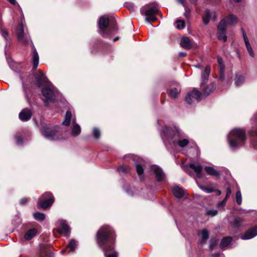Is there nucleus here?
I'll return each instance as SVG.
<instances>
[{
  "label": "nucleus",
  "mask_w": 257,
  "mask_h": 257,
  "mask_svg": "<svg viewBox=\"0 0 257 257\" xmlns=\"http://www.w3.org/2000/svg\"><path fill=\"white\" fill-rule=\"evenodd\" d=\"M143 160L142 159H140V162L139 163L135 162L137 172L140 177H141L144 174V168L141 164Z\"/></svg>",
  "instance_id": "obj_25"
},
{
  "label": "nucleus",
  "mask_w": 257,
  "mask_h": 257,
  "mask_svg": "<svg viewBox=\"0 0 257 257\" xmlns=\"http://www.w3.org/2000/svg\"><path fill=\"white\" fill-rule=\"evenodd\" d=\"M235 198L237 203L238 205H240L242 203V196L240 190H238L236 192Z\"/></svg>",
  "instance_id": "obj_38"
},
{
  "label": "nucleus",
  "mask_w": 257,
  "mask_h": 257,
  "mask_svg": "<svg viewBox=\"0 0 257 257\" xmlns=\"http://www.w3.org/2000/svg\"><path fill=\"white\" fill-rule=\"evenodd\" d=\"M113 231L108 226H103L97 232L96 239L98 245L104 251L105 257H117V253L113 251V245L114 239Z\"/></svg>",
  "instance_id": "obj_1"
},
{
  "label": "nucleus",
  "mask_w": 257,
  "mask_h": 257,
  "mask_svg": "<svg viewBox=\"0 0 257 257\" xmlns=\"http://www.w3.org/2000/svg\"><path fill=\"white\" fill-rule=\"evenodd\" d=\"M241 32L242 33V36L244 40V42L246 48L249 53V55L252 57H254V53L252 47L249 43V40L246 35L245 32L243 28H241Z\"/></svg>",
  "instance_id": "obj_18"
},
{
  "label": "nucleus",
  "mask_w": 257,
  "mask_h": 257,
  "mask_svg": "<svg viewBox=\"0 0 257 257\" xmlns=\"http://www.w3.org/2000/svg\"><path fill=\"white\" fill-rule=\"evenodd\" d=\"M81 131L80 126L73 119L72 122L71 135L73 137H76L80 134Z\"/></svg>",
  "instance_id": "obj_21"
},
{
  "label": "nucleus",
  "mask_w": 257,
  "mask_h": 257,
  "mask_svg": "<svg viewBox=\"0 0 257 257\" xmlns=\"http://www.w3.org/2000/svg\"><path fill=\"white\" fill-rule=\"evenodd\" d=\"M222 20H225L226 26H234L238 21L237 17L233 14H229L228 16L224 17Z\"/></svg>",
  "instance_id": "obj_15"
},
{
  "label": "nucleus",
  "mask_w": 257,
  "mask_h": 257,
  "mask_svg": "<svg viewBox=\"0 0 257 257\" xmlns=\"http://www.w3.org/2000/svg\"><path fill=\"white\" fill-rule=\"evenodd\" d=\"M27 199H26V198L22 199H21V201H20V203H21V204H24V203H25V202H27Z\"/></svg>",
  "instance_id": "obj_54"
},
{
  "label": "nucleus",
  "mask_w": 257,
  "mask_h": 257,
  "mask_svg": "<svg viewBox=\"0 0 257 257\" xmlns=\"http://www.w3.org/2000/svg\"><path fill=\"white\" fill-rule=\"evenodd\" d=\"M209 233L208 231L206 229H203L202 231V237L200 243L201 244L204 243L206 240L208 238Z\"/></svg>",
  "instance_id": "obj_31"
},
{
  "label": "nucleus",
  "mask_w": 257,
  "mask_h": 257,
  "mask_svg": "<svg viewBox=\"0 0 257 257\" xmlns=\"http://www.w3.org/2000/svg\"><path fill=\"white\" fill-rule=\"evenodd\" d=\"M150 168L152 171H154L156 179L158 181H161L164 180L165 175L160 168L155 165H153L151 166Z\"/></svg>",
  "instance_id": "obj_14"
},
{
  "label": "nucleus",
  "mask_w": 257,
  "mask_h": 257,
  "mask_svg": "<svg viewBox=\"0 0 257 257\" xmlns=\"http://www.w3.org/2000/svg\"><path fill=\"white\" fill-rule=\"evenodd\" d=\"M217 210L215 209H208L206 211L205 214L211 217L214 216L217 214Z\"/></svg>",
  "instance_id": "obj_40"
},
{
  "label": "nucleus",
  "mask_w": 257,
  "mask_h": 257,
  "mask_svg": "<svg viewBox=\"0 0 257 257\" xmlns=\"http://www.w3.org/2000/svg\"><path fill=\"white\" fill-rule=\"evenodd\" d=\"M180 45L185 49H190L191 47V43L189 39L187 37L183 38L181 40Z\"/></svg>",
  "instance_id": "obj_27"
},
{
  "label": "nucleus",
  "mask_w": 257,
  "mask_h": 257,
  "mask_svg": "<svg viewBox=\"0 0 257 257\" xmlns=\"http://www.w3.org/2000/svg\"><path fill=\"white\" fill-rule=\"evenodd\" d=\"M118 39V37H116V38H115L114 39L113 41H115L117 40Z\"/></svg>",
  "instance_id": "obj_62"
},
{
  "label": "nucleus",
  "mask_w": 257,
  "mask_h": 257,
  "mask_svg": "<svg viewBox=\"0 0 257 257\" xmlns=\"http://www.w3.org/2000/svg\"><path fill=\"white\" fill-rule=\"evenodd\" d=\"M204 86L205 88H206V89H207V90L208 91L210 90V89H211V87H210V84L209 85L207 86H206V84H204Z\"/></svg>",
  "instance_id": "obj_53"
},
{
  "label": "nucleus",
  "mask_w": 257,
  "mask_h": 257,
  "mask_svg": "<svg viewBox=\"0 0 257 257\" xmlns=\"http://www.w3.org/2000/svg\"><path fill=\"white\" fill-rule=\"evenodd\" d=\"M216 241L215 240H211V241L210 243V248L212 249L214 246L216 245Z\"/></svg>",
  "instance_id": "obj_49"
},
{
  "label": "nucleus",
  "mask_w": 257,
  "mask_h": 257,
  "mask_svg": "<svg viewBox=\"0 0 257 257\" xmlns=\"http://www.w3.org/2000/svg\"><path fill=\"white\" fill-rule=\"evenodd\" d=\"M179 55L180 57H184L186 56V53L185 52H180Z\"/></svg>",
  "instance_id": "obj_50"
},
{
  "label": "nucleus",
  "mask_w": 257,
  "mask_h": 257,
  "mask_svg": "<svg viewBox=\"0 0 257 257\" xmlns=\"http://www.w3.org/2000/svg\"><path fill=\"white\" fill-rule=\"evenodd\" d=\"M15 138H16V140L17 144L18 145H21L22 144V139H21V137H18V136H16Z\"/></svg>",
  "instance_id": "obj_48"
},
{
  "label": "nucleus",
  "mask_w": 257,
  "mask_h": 257,
  "mask_svg": "<svg viewBox=\"0 0 257 257\" xmlns=\"http://www.w3.org/2000/svg\"><path fill=\"white\" fill-rule=\"evenodd\" d=\"M181 92V88L180 87H178L177 88H172L170 89L169 95L171 97L176 99L177 98L178 95Z\"/></svg>",
  "instance_id": "obj_28"
},
{
  "label": "nucleus",
  "mask_w": 257,
  "mask_h": 257,
  "mask_svg": "<svg viewBox=\"0 0 257 257\" xmlns=\"http://www.w3.org/2000/svg\"><path fill=\"white\" fill-rule=\"evenodd\" d=\"M215 192H217L218 195H220L221 194V191L219 190L216 189Z\"/></svg>",
  "instance_id": "obj_55"
},
{
  "label": "nucleus",
  "mask_w": 257,
  "mask_h": 257,
  "mask_svg": "<svg viewBox=\"0 0 257 257\" xmlns=\"http://www.w3.org/2000/svg\"><path fill=\"white\" fill-rule=\"evenodd\" d=\"M231 193V189L230 188H227L226 189V196H225V198L226 199H227L228 197H229Z\"/></svg>",
  "instance_id": "obj_47"
},
{
  "label": "nucleus",
  "mask_w": 257,
  "mask_h": 257,
  "mask_svg": "<svg viewBox=\"0 0 257 257\" xmlns=\"http://www.w3.org/2000/svg\"><path fill=\"white\" fill-rule=\"evenodd\" d=\"M111 31L113 32H116V29L115 28H113L111 29Z\"/></svg>",
  "instance_id": "obj_60"
},
{
  "label": "nucleus",
  "mask_w": 257,
  "mask_h": 257,
  "mask_svg": "<svg viewBox=\"0 0 257 257\" xmlns=\"http://www.w3.org/2000/svg\"><path fill=\"white\" fill-rule=\"evenodd\" d=\"M230 148L235 150L241 147L246 140L245 133L240 128H234L230 131L227 136Z\"/></svg>",
  "instance_id": "obj_4"
},
{
  "label": "nucleus",
  "mask_w": 257,
  "mask_h": 257,
  "mask_svg": "<svg viewBox=\"0 0 257 257\" xmlns=\"http://www.w3.org/2000/svg\"><path fill=\"white\" fill-rule=\"evenodd\" d=\"M159 12V9L157 7H153L145 12L146 16V21L147 23L151 25L150 21H156L157 18L156 15Z\"/></svg>",
  "instance_id": "obj_13"
},
{
  "label": "nucleus",
  "mask_w": 257,
  "mask_h": 257,
  "mask_svg": "<svg viewBox=\"0 0 257 257\" xmlns=\"http://www.w3.org/2000/svg\"><path fill=\"white\" fill-rule=\"evenodd\" d=\"M109 24V20L107 16H103L99 18L98 22L99 33L103 37H108L110 35V32H108L107 29Z\"/></svg>",
  "instance_id": "obj_7"
},
{
  "label": "nucleus",
  "mask_w": 257,
  "mask_h": 257,
  "mask_svg": "<svg viewBox=\"0 0 257 257\" xmlns=\"http://www.w3.org/2000/svg\"><path fill=\"white\" fill-rule=\"evenodd\" d=\"M118 171L122 173H128L130 171V168L126 165H122L118 168Z\"/></svg>",
  "instance_id": "obj_41"
},
{
  "label": "nucleus",
  "mask_w": 257,
  "mask_h": 257,
  "mask_svg": "<svg viewBox=\"0 0 257 257\" xmlns=\"http://www.w3.org/2000/svg\"><path fill=\"white\" fill-rule=\"evenodd\" d=\"M227 199L224 198L223 200L219 201L217 203V206L218 207H221V206L224 205Z\"/></svg>",
  "instance_id": "obj_46"
},
{
  "label": "nucleus",
  "mask_w": 257,
  "mask_h": 257,
  "mask_svg": "<svg viewBox=\"0 0 257 257\" xmlns=\"http://www.w3.org/2000/svg\"><path fill=\"white\" fill-rule=\"evenodd\" d=\"M185 22L183 20H177L176 21V27L179 30H182L185 28Z\"/></svg>",
  "instance_id": "obj_37"
},
{
  "label": "nucleus",
  "mask_w": 257,
  "mask_h": 257,
  "mask_svg": "<svg viewBox=\"0 0 257 257\" xmlns=\"http://www.w3.org/2000/svg\"><path fill=\"white\" fill-rule=\"evenodd\" d=\"M220 253L219 252H217L214 253L212 256L213 257H218Z\"/></svg>",
  "instance_id": "obj_56"
},
{
  "label": "nucleus",
  "mask_w": 257,
  "mask_h": 257,
  "mask_svg": "<svg viewBox=\"0 0 257 257\" xmlns=\"http://www.w3.org/2000/svg\"><path fill=\"white\" fill-rule=\"evenodd\" d=\"M254 136H255V139H256V142L255 143V144L254 145V147H257V131L255 132Z\"/></svg>",
  "instance_id": "obj_52"
},
{
  "label": "nucleus",
  "mask_w": 257,
  "mask_h": 257,
  "mask_svg": "<svg viewBox=\"0 0 257 257\" xmlns=\"http://www.w3.org/2000/svg\"><path fill=\"white\" fill-rule=\"evenodd\" d=\"M217 62L219 65V69L221 70V71L223 70V69H224V65L223 64V61L220 57H217Z\"/></svg>",
  "instance_id": "obj_43"
},
{
  "label": "nucleus",
  "mask_w": 257,
  "mask_h": 257,
  "mask_svg": "<svg viewBox=\"0 0 257 257\" xmlns=\"http://www.w3.org/2000/svg\"><path fill=\"white\" fill-rule=\"evenodd\" d=\"M76 246V242L74 239H71L69 244L67 245V248H70L69 251H73L75 249Z\"/></svg>",
  "instance_id": "obj_35"
},
{
  "label": "nucleus",
  "mask_w": 257,
  "mask_h": 257,
  "mask_svg": "<svg viewBox=\"0 0 257 257\" xmlns=\"http://www.w3.org/2000/svg\"><path fill=\"white\" fill-rule=\"evenodd\" d=\"M173 193L176 197L181 198L184 195V191L179 187H174L173 188Z\"/></svg>",
  "instance_id": "obj_26"
},
{
  "label": "nucleus",
  "mask_w": 257,
  "mask_h": 257,
  "mask_svg": "<svg viewBox=\"0 0 257 257\" xmlns=\"http://www.w3.org/2000/svg\"><path fill=\"white\" fill-rule=\"evenodd\" d=\"M189 166L195 172L196 178H202L203 177L202 167L201 165L190 163L189 164Z\"/></svg>",
  "instance_id": "obj_19"
},
{
  "label": "nucleus",
  "mask_w": 257,
  "mask_h": 257,
  "mask_svg": "<svg viewBox=\"0 0 257 257\" xmlns=\"http://www.w3.org/2000/svg\"><path fill=\"white\" fill-rule=\"evenodd\" d=\"M185 17L187 18H188V14L185 13Z\"/></svg>",
  "instance_id": "obj_63"
},
{
  "label": "nucleus",
  "mask_w": 257,
  "mask_h": 257,
  "mask_svg": "<svg viewBox=\"0 0 257 257\" xmlns=\"http://www.w3.org/2000/svg\"><path fill=\"white\" fill-rule=\"evenodd\" d=\"M16 34L17 38L20 42L25 45L28 44L30 39L29 37L24 33V25L22 21L17 29Z\"/></svg>",
  "instance_id": "obj_11"
},
{
  "label": "nucleus",
  "mask_w": 257,
  "mask_h": 257,
  "mask_svg": "<svg viewBox=\"0 0 257 257\" xmlns=\"http://www.w3.org/2000/svg\"><path fill=\"white\" fill-rule=\"evenodd\" d=\"M241 0H234V1L236 3L240 2Z\"/></svg>",
  "instance_id": "obj_61"
},
{
  "label": "nucleus",
  "mask_w": 257,
  "mask_h": 257,
  "mask_svg": "<svg viewBox=\"0 0 257 257\" xmlns=\"http://www.w3.org/2000/svg\"><path fill=\"white\" fill-rule=\"evenodd\" d=\"M232 240L231 237H226L223 238L220 242V247L221 248L227 246Z\"/></svg>",
  "instance_id": "obj_30"
},
{
  "label": "nucleus",
  "mask_w": 257,
  "mask_h": 257,
  "mask_svg": "<svg viewBox=\"0 0 257 257\" xmlns=\"http://www.w3.org/2000/svg\"><path fill=\"white\" fill-rule=\"evenodd\" d=\"M59 228L57 229V232L61 234L64 235L67 237L69 236L70 234V227L66 223L65 220H60L57 223Z\"/></svg>",
  "instance_id": "obj_12"
},
{
  "label": "nucleus",
  "mask_w": 257,
  "mask_h": 257,
  "mask_svg": "<svg viewBox=\"0 0 257 257\" xmlns=\"http://www.w3.org/2000/svg\"><path fill=\"white\" fill-rule=\"evenodd\" d=\"M42 135L46 139L50 140H60L58 136L59 131L58 127H45L41 129Z\"/></svg>",
  "instance_id": "obj_6"
},
{
  "label": "nucleus",
  "mask_w": 257,
  "mask_h": 257,
  "mask_svg": "<svg viewBox=\"0 0 257 257\" xmlns=\"http://www.w3.org/2000/svg\"><path fill=\"white\" fill-rule=\"evenodd\" d=\"M244 82V78L241 75H236L235 79V84L236 86H240Z\"/></svg>",
  "instance_id": "obj_32"
},
{
  "label": "nucleus",
  "mask_w": 257,
  "mask_h": 257,
  "mask_svg": "<svg viewBox=\"0 0 257 257\" xmlns=\"http://www.w3.org/2000/svg\"><path fill=\"white\" fill-rule=\"evenodd\" d=\"M196 68H202V66L201 64H197L196 65H195L194 66Z\"/></svg>",
  "instance_id": "obj_57"
},
{
  "label": "nucleus",
  "mask_w": 257,
  "mask_h": 257,
  "mask_svg": "<svg viewBox=\"0 0 257 257\" xmlns=\"http://www.w3.org/2000/svg\"><path fill=\"white\" fill-rule=\"evenodd\" d=\"M35 219L38 221H41L45 219V215L44 213L37 212L34 214Z\"/></svg>",
  "instance_id": "obj_34"
},
{
  "label": "nucleus",
  "mask_w": 257,
  "mask_h": 257,
  "mask_svg": "<svg viewBox=\"0 0 257 257\" xmlns=\"http://www.w3.org/2000/svg\"><path fill=\"white\" fill-rule=\"evenodd\" d=\"M242 222V219L239 217H236L234 218L232 224L234 228H237L241 225Z\"/></svg>",
  "instance_id": "obj_33"
},
{
  "label": "nucleus",
  "mask_w": 257,
  "mask_h": 257,
  "mask_svg": "<svg viewBox=\"0 0 257 257\" xmlns=\"http://www.w3.org/2000/svg\"><path fill=\"white\" fill-rule=\"evenodd\" d=\"M7 1L12 5H15L16 4V0H7Z\"/></svg>",
  "instance_id": "obj_51"
},
{
  "label": "nucleus",
  "mask_w": 257,
  "mask_h": 257,
  "mask_svg": "<svg viewBox=\"0 0 257 257\" xmlns=\"http://www.w3.org/2000/svg\"><path fill=\"white\" fill-rule=\"evenodd\" d=\"M226 28V24L225 20H221L217 26V36L218 40L223 42H225L227 41Z\"/></svg>",
  "instance_id": "obj_10"
},
{
  "label": "nucleus",
  "mask_w": 257,
  "mask_h": 257,
  "mask_svg": "<svg viewBox=\"0 0 257 257\" xmlns=\"http://www.w3.org/2000/svg\"><path fill=\"white\" fill-rule=\"evenodd\" d=\"M32 116V112L29 109H24L19 113V117L22 121H27Z\"/></svg>",
  "instance_id": "obj_20"
},
{
  "label": "nucleus",
  "mask_w": 257,
  "mask_h": 257,
  "mask_svg": "<svg viewBox=\"0 0 257 257\" xmlns=\"http://www.w3.org/2000/svg\"><path fill=\"white\" fill-rule=\"evenodd\" d=\"M65 250H66L65 249H63V250H61L62 253H64L65 252Z\"/></svg>",
  "instance_id": "obj_64"
},
{
  "label": "nucleus",
  "mask_w": 257,
  "mask_h": 257,
  "mask_svg": "<svg viewBox=\"0 0 257 257\" xmlns=\"http://www.w3.org/2000/svg\"><path fill=\"white\" fill-rule=\"evenodd\" d=\"M93 136L94 138L97 139H99L100 136V132L96 127H94L93 130Z\"/></svg>",
  "instance_id": "obj_42"
},
{
  "label": "nucleus",
  "mask_w": 257,
  "mask_h": 257,
  "mask_svg": "<svg viewBox=\"0 0 257 257\" xmlns=\"http://www.w3.org/2000/svg\"><path fill=\"white\" fill-rule=\"evenodd\" d=\"M257 235V226L248 230L243 235L240 237L242 239H249Z\"/></svg>",
  "instance_id": "obj_16"
},
{
  "label": "nucleus",
  "mask_w": 257,
  "mask_h": 257,
  "mask_svg": "<svg viewBox=\"0 0 257 257\" xmlns=\"http://www.w3.org/2000/svg\"><path fill=\"white\" fill-rule=\"evenodd\" d=\"M71 117V112L70 111H67L66 113L64 120L62 122V124L65 126H68L70 123Z\"/></svg>",
  "instance_id": "obj_29"
},
{
  "label": "nucleus",
  "mask_w": 257,
  "mask_h": 257,
  "mask_svg": "<svg viewBox=\"0 0 257 257\" xmlns=\"http://www.w3.org/2000/svg\"><path fill=\"white\" fill-rule=\"evenodd\" d=\"M191 148L194 150V151L196 152V154L197 155H199V149H198V147L196 146V144H194L193 146H191Z\"/></svg>",
  "instance_id": "obj_45"
},
{
  "label": "nucleus",
  "mask_w": 257,
  "mask_h": 257,
  "mask_svg": "<svg viewBox=\"0 0 257 257\" xmlns=\"http://www.w3.org/2000/svg\"><path fill=\"white\" fill-rule=\"evenodd\" d=\"M199 187L200 188V189H201L202 191L205 192L207 193H211L216 191V189L212 187L207 188L204 187L202 185H199Z\"/></svg>",
  "instance_id": "obj_36"
},
{
  "label": "nucleus",
  "mask_w": 257,
  "mask_h": 257,
  "mask_svg": "<svg viewBox=\"0 0 257 257\" xmlns=\"http://www.w3.org/2000/svg\"><path fill=\"white\" fill-rule=\"evenodd\" d=\"M54 200V198L52 193L46 192L43 194L38 202V204L41 208L46 209L52 205Z\"/></svg>",
  "instance_id": "obj_8"
},
{
  "label": "nucleus",
  "mask_w": 257,
  "mask_h": 257,
  "mask_svg": "<svg viewBox=\"0 0 257 257\" xmlns=\"http://www.w3.org/2000/svg\"><path fill=\"white\" fill-rule=\"evenodd\" d=\"M224 69L223 70L221 71V70L219 69V79L221 81H223L225 79V75H224Z\"/></svg>",
  "instance_id": "obj_44"
},
{
  "label": "nucleus",
  "mask_w": 257,
  "mask_h": 257,
  "mask_svg": "<svg viewBox=\"0 0 257 257\" xmlns=\"http://www.w3.org/2000/svg\"><path fill=\"white\" fill-rule=\"evenodd\" d=\"M0 33L1 35L5 38L7 41H9L10 40V37L6 30H3L2 28H0Z\"/></svg>",
  "instance_id": "obj_39"
},
{
  "label": "nucleus",
  "mask_w": 257,
  "mask_h": 257,
  "mask_svg": "<svg viewBox=\"0 0 257 257\" xmlns=\"http://www.w3.org/2000/svg\"><path fill=\"white\" fill-rule=\"evenodd\" d=\"M179 3H180L182 5H183V6L184 5V0H177Z\"/></svg>",
  "instance_id": "obj_59"
},
{
  "label": "nucleus",
  "mask_w": 257,
  "mask_h": 257,
  "mask_svg": "<svg viewBox=\"0 0 257 257\" xmlns=\"http://www.w3.org/2000/svg\"><path fill=\"white\" fill-rule=\"evenodd\" d=\"M217 16L215 12H211L209 10H206L205 11V16L203 17V22L205 25L208 24L209 20L211 18L213 19V20H216Z\"/></svg>",
  "instance_id": "obj_17"
},
{
  "label": "nucleus",
  "mask_w": 257,
  "mask_h": 257,
  "mask_svg": "<svg viewBox=\"0 0 257 257\" xmlns=\"http://www.w3.org/2000/svg\"><path fill=\"white\" fill-rule=\"evenodd\" d=\"M36 80L39 87L44 86L42 89V93L44 97V101L45 105H47L49 101L53 102L59 94L57 89L48 80L45 74L41 71H40L36 76Z\"/></svg>",
  "instance_id": "obj_2"
},
{
  "label": "nucleus",
  "mask_w": 257,
  "mask_h": 257,
  "mask_svg": "<svg viewBox=\"0 0 257 257\" xmlns=\"http://www.w3.org/2000/svg\"><path fill=\"white\" fill-rule=\"evenodd\" d=\"M206 96L204 93V95H202L200 92L194 88L192 91L187 93L185 98V100L187 103L191 104L195 100L198 101Z\"/></svg>",
  "instance_id": "obj_9"
},
{
  "label": "nucleus",
  "mask_w": 257,
  "mask_h": 257,
  "mask_svg": "<svg viewBox=\"0 0 257 257\" xmlns=\"http://www.w3.org/2000/svg\"><path fill=\"white\" fill-rule=\"evenodd\" d=\"M37 230L35 228H32L28 230L24 235L25 238L27 240L31 239L34 236L36 235Z\"/></svg>",
  "instance_id": "obj_24"
},
{
  "label": "nucleus",
  "mask_w": 257,
  "mask_h": 257,
  "mask_svg": "<svg viewBox=\"0 0 257 257\" xmlns=\"http://www.w3.org/2000/svg\"><path fill=\"white\" fill-rule=\"evenodd\" d=\"M191 3L193 4H196L197 2V0H190Z\"/></svg>",
  "instance_id": "obj_58"
},
{
  "label": "nucleus",
  "mask_w": 257,
  "mask_h": 257,
  "mask_svg": "<svg viewBox=\"0 0 257 257\" xmlns=\"http://www.w3.org/2000/svg\"><path fill=\"white\" fill-rule=\"evenodd\" d=\"M210 72V68L209 66H206L204 70V71L201 73V79L202 82L201 83V87L202 89V91L203 93L205 94V96H207L210 93H211L214 90V89L216 88V85L214 83H210V87L211 89L210 90L208 91L204 86V84H206V82L208 80L209 75Z\"/></svg>",
  "instance_id": "obj_5"
},
{
  "label": "nucleus",
  "mask_w": 257,
  "mask_h": 257,
  "mask_svg": "<svg viewBox=\"0 0 257 257\" xmlns=\"http://www.w3.org/2000/svg\"><path fill=\"white\" fill-rule=\"evenodd\" d=\"M177 133L174 134L173 131L165 126L163 128L161 135L165 144L167 143L172 144L176 147L179 146L181 148H183L189 144V141L187 139H181L180 136L179 130H176Z\"/></svg>",
  "instance_id": "obj_3"
},
{
  "label": "nucleus",
  "mask_w": 257,
  "mask_h": 257,
  "mask_svg": "<svg viewBox=\"0 0 257 257\" xmlns=\"http://www.w3.org/2000/svg\"><path fill=\"white\" fill-rule=\"evenodd\" d=\"M34 46V45H33ZM33 67L34 69H36L39 65V57L38 54L36 51V49L34 48L33 51Z\"/></svg>",
  "instance_id": "obj_22"
},
{
  "label": "nucleus",
  "mask_w": 257,
  "mask_h": 257,
  "mask_svg": "<svg viewBox=\"0 0 257 257\" xmlns=\"http://www.w3.org/2000/svg\"><path fill=\"white\" fill-rule=\"evenodd\" d=\"M204 170L209 175L217 177L220 175L219 173L212 167L206 166L204 168Z\"/></svg>",
  "instance_id": "obj_23"
}]
</instances>
